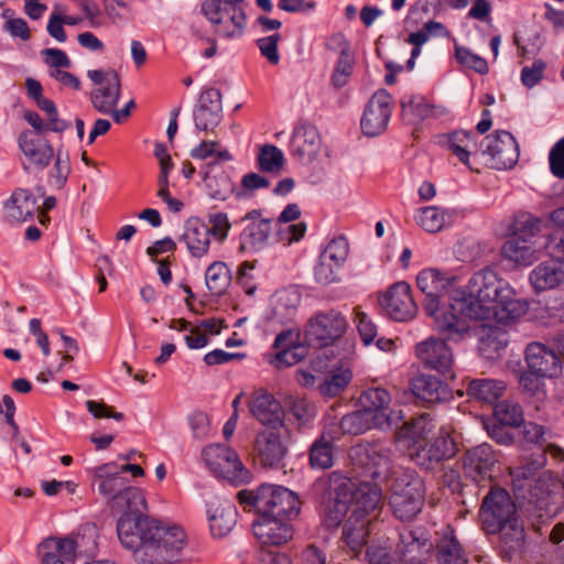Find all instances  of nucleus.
Here are the masks:
<instances>
[{
	"instance_id": "0eeeda50",
	"label": "nucleus",
	"mask_w": 564,
	"mask_h": 564,
	"mask_svg": "<svg viewBox=\"0 0 564 564\" xmlns=\"http://www.w3.org/2000/svg\"><path fill=\"white\" fill-rule=\"evenodd\" d=\"M349 456L354 465L362 469V476L375 484L388 480L395 471L392 469L391 449L386 442L358 444L350 449Z\"/></svg>"
},
{
	"instance_id": "6e6552de",
	"label": "nucleus",
	"mask_w": 564,
	"mask_h": 564,
	"mask_svg": "<svg viewBox=\"0 0 564 564\" xmlns=\"http://www.w3.org/2000/svg\"><path fill=\"white\" fill-rule=\"evenodd\" d=\"M200 13L220 37L235 39L245 32L247 17L242 7H234L225 0H204Z\"/></svg>"
},
{
	"instance_id": "ddd939ff",
	"label": "nucleus",
	"mask_w": 564,
	"mask_h": 564,
	"mask_svg": "<svg viewBox=\"0 0 564 564\" xmlns=\"http://www.w3.org/2000/svg\"><path fill=\"white\" fill-rule=\"evenodd\" d=\"M95 88L89 98L93 107L102 115H110L121 96V80L115 69H93L87 73Z\"/></svg>"
},
{
	"instance_id": "4be33fe9",
	"label": "nucleus",
	"mask_w": 564,
	"mask_h": 564,
	"mask_svg": "<svg viewBox=\"0 0 564 564\" xmlns=\"http://www.w3.org/2000/svg\"><path fill=\"white\" fill-rule=\"evenodd\" d=\"M391 395L388 390L382 388H369L359 397V406H361L369 416H381L376 420L377 429L391 427L401 419L399 412L391 410Z\"/></svg>"
},
{
	"instance_id": "de8ad7c7",
	"label": "nucleus",
	"mask_w": 564,
	"mask_h": 564,
	"mask_svg": "<svg viewBox=\"0 0 564 564\" xmlns=\"http://www.w3.org/2000/svg\"><path fill=\"white\" fill-rule=\"evenodd\" d=\"M336 496L329 499L324 507V522L328 528H337L350 508L348 499L344 498L339 485L335 488Z\"/></svg>"
},
{
	"instance_id": "bf43d9fd",
	"label": "nucleus",
	"mask_w": 564,
	"mask_h": 564,
	"mask_svg": "<svg viewBox=\"0 0 564 564\" xmlns=\"http://www.w3.org/2000/svg\"><path fill=\"white\" fill-rule=\"evenodd\" d=\"M352 70V59L346 51H343L330 77L332 85L337 89L344 87L349 82Z\"/></svg>"
},
{
	"instance_id": "4468645a",
	"label": "nucleus",
	"mask_w": 564,
	"mask_h": 564,
	"mask_svg": "<svg viewBox=\"0 0 564 564\" xmlns=\"http://www.w3.org/2000/svg\"><path fill=\"white\" fill-rule=\"evenodd\" d=\"M414 354L421 365L443 377H455V358L445 339L429 337L415 345Z\"/></svg>"
},
{
	"instance_id": "0e129e2a",
	"label": "nucleus",
	"mask_w": 564,
	"mask_h": 564,
	"mask_svg": "<svg viewBox=\"0 0 564 564\" xmlns=\"http://www.w3.org/2000/svg\"><path fill=\"white\" fill-rule=\"evenodd\" d=\"M208 230H210V236L219 241L224 242L228 232L231 228V223L226 213L217 212L208 215Z\"/></svg>"
},
{
	"instance_id": "774afa93",
	"label": "nucleus",
	"mask_w": 564,
	"mask_h": 564,
	"mask_svg": "<svg viewBox=\"0 0 564 564\" xmlns=\"http://www.w3.org/2000/svg\"><path fill=\"white\" fill-rule=\"evenodd\" d=\"M544 248L551 258L564 263V227H557L549 235Z\"/></svg>"
},
{
	"instance_id": "f257e3e1",
	"label": "nucleus",
	"mask_w": 564,
	"mask_h": 564,
	"mask_svg": "<svg viewBox=\"0 0 564 564\" xmlns=\"http://www.w3.org/2000/svg\"><path fill=\"white\" fill-rule=\"evenodd\" d=\"M527 312L528 302L517 297L508 281L491 269H482L469 279L465 295L449 304L451 318L444 327L458 330L465 319L509 324Z\"/></svg>"
},
{
	"instance_id": "423d86ee",
	"label": "nucleus",
	"mask_w": 564,
	"mask_h": 564,
	"mask_svg": "<svg viewBox=\"0 0 564 564\" xmlns=\"http://www.w3.org/2000/svg\"><path fill=\"white\" fill-rule=\"evenodd\" d=\"M389 505L401 521H411L421 511L425 500V486L420 475L412 469L393 471L389 487Z\"/></svg>"
},
{
	"instance_id": "c9c22d12",
	"label": "nucleus",
	"mask_w": 564,
	"mask_h": 564,
	"mask_svg": "<svg viewBox=\"0 0 564 564\" xmlns=\"http://www.w3.org/2000/svg\"><path fill=\"white\" fill-rule=\"evenodd\" d=\"M109 508L112 512L122 513L118 523L128 517L138 521L145 517L142 514L143 510L147 509L144 494L140 488L128 485L119 496L111 500Z\"/></svg>"
},
{
	"instance_id": "5fc2aeb1",
	"label": "nucleus",
	"mask_w": 564,
	"mask_h": 564,
	"mask_svg": "<svg viewBox=\"0 0 564 564\" xmlns=\"http://www.w3.org/2000/svg\"><path fill=\"white\" fill-rule=\"evenodd\" d=\"M352 373L348 368H338L321 384V392L327 397L339 394L350 382Z\"/></svg>"
},
{
	"instance_id": "e2e57ef3",
	"label": "nucleus",
	"mask_w": 564,
	"mask_h": 564,
	"mask_svg": "<svg viewBox=\"0 0 564 564\" xmlns=\"http://www.w3.org/2000/svg\"><path fill=\"white\" fill-rule=\"evenodd\" d=\"M35 102L37 107L46 113L47 130L62 132L68 128L67 122L58 118L56 106L51 99L43 96L35 100Z\"/></svg>"
},
{
	"instance_id": "7c9ffc66",
	"label": "nucleus",
	"mask_w": 564,
	"mask_h": 564,
	"mask_svg": "<svg viewBox=\"0 0 564 564\" xmlns=\"http://www.w3.org/2000/svg\"><path fill=\"white\" fill-rule=\"evenodd\" d=\"M249 224L241 232L240 250H259L263 248L275 227L273 220L261 218L259 210H251L245 216Z\"/></svg>"
},
{
	"instance_id": "aec40b11",
	"label": "nucleus",
	"mask_w": 564,
	"mask_h": 564,
	"mask_svg": "<svg viewBox=\"0 0 564 564\" xmlns=\"http://www.w3.org/2000/svg\"><path fill=\"white\" fill-rule=\"evenodd\" d=\"M251 415L264 429L284 427V411L279 400L268 390L260 388L251 392L248 399Z\"/></svg>"
},
{
	"instance_id": "f03ea898",
	"label": "nucleus",
	"mask_w": 564,
	"mask_h": 564,
	"mask_svg": "<svg viewBox=\"0 0 564 564\" xmlns=\"http://www.w3.org/2000/svg\"><path fill=\"white\" fill-rule=\"evenodd\" d=\"M121 544L134 552L141 564H170L178 558L187 544V534L176 524H165L154 518L138 521L124 518L117 523Z\"/></svg>"
},
{
	"instance_id": "473e14b6",
	"label": "nucleus",
	"mask_w": 564,
	"mask_h": 564,
	"mask_svg": "<svg viewBox=\"0 0 564 564\" xmlns=\"http://www.w3.org/2000/svg\"><path fill=\"white\" fill-rule=\"evenodd\" d=\"M536 293L554 290L564 284V263L555 259L539 263L529 274Z\"/></svg>"
},
{
	"instance_id": "603ef678",
	"label": "nucleus",
	"mask_w": 564,
	"mask_h": 564,
	"mask_svg": "<svg viewBox=\"0 0 564 564\" xmlns=\"http://www.w3.org/2000/svg\"><path fill=\"white\" fill-rule=\"evenodd\" d=\"M545 378L546 377L540 376L528 369L520 373L518 381L521 390L527 394V397L542 401L546 397L544 383Z\"/></svg>"
},
{
	"instance_id": "393cba45",
	"label": "nucleus",
	"mask_w": 564,
	"mask_h": 564,
	"mask_svg": "<svg viewBox=\"0 0 564 564\" xmlns=\"http://www.w3.org/2000/svg\"><path fill=\"white\" fill-rule=\"evenodd\" d=\"M453 379H455V377L419 372L410 380V390L412 394L422 402L438 403L448 398L449 389L447 380Z\"/></svg>"
},
{
	"instance_id": "2f4dec72",
	"label": "nucleus",
	"mask_w": 564,
	"mask_h": 564,
	"mask_svg": "<svg viewBox=\"0 0 564 564\" xmlns=\"http://www.w3.org/2000/svg\"><path fill=\"white\" fill-rule=\"evenodd\" d=\"M432 543L422 532L404 530L400 533L397 552L400 560L408 564H423L427 558Z\"/></svg>"
},
{
	"instance_id": "a19ab883",
	"label": "nucleus",
	"mask_w": 564,
	"mask_h": 564,
	"mask_svg": "<svg viewBox=\"0 0 564 564\" xmlns=\"http://www.w3.org/2000/svg\"><path fill=\"white\" fill-rule=\"evenodd\" d=\"M446 148L462 164L473 170L470 156L477 148L474 133L464 130H456L448 133L446 135Z\"/></svg>"
},
{
	"instance_id": "49530a36",
	"label": "nucleus",
	"mask_w": 564,
	"mask_h": 564,
	"mask_svg": "<svg viewBox=\"0 0 564 564\" xmlns=\"http://www.w3.org/2000/svg\"><path fill=\"white\" fill-rule=\"evenodd\" d=\"M415 220L425 231L435 234L451 223V215L436 206H426L417 210Z\"/></svg>"
},
{
	"instance_id": "a211bd4d",
	"label": "nucleus",
	"mask_w": 564,
	"mask_h": 564,
	"mask_svg": "<svg viewBox=\"0 0 564 564\" xmlns=\"http://www.w3.org/2000/svg\"><path fill=\"white\" fill-rule=\"evenodd\" d=\"M260 499L261 513L292 520L300 513L301 501L291 490L282 486L263 485Z\"/></svg>"
},
{
	"instance_id": "680f3d73",
	"label": "nucleus",
	"mask_w": 564,
	"mask_h": 564,
	"mask_svg": "<svg viewBox=\"0 0 564 564\" xmlns=\"http://www.w3.org/2000/svg\"><path fill=\"white\" fill-rule=\"evenodd\" d=\"M194 119L197 129L203 131H213L221 120V110L197 107Z\"/></svg>"
},
{
	"instance_id": "6e6d98bb",
	"label": "nucleus",
	"mask_w": 564,
	"mask_h": 564,
	"mask_svg": "<svg viewBox=\"0 0 564 564\" xmlns=\"http://www.w3.org/2000/svg\"><path fill=\"white\" fill-rule=\"evenodd\" d=\"M508 339L505 333L499 330H490V333L482 337L479 344L480 354L487 359H495L499 357L500 351L506 348Z\"/></svg>"
},
{
	"instance_id": "4c0bfd02",
	"label": "nucleus",
	"mask_w": 564,
	"mask_h": 564,
	"mask_svg": "<svg viewBox=\"0 0 564 564\" xmlns=\"http://www.w3.org/2000/svg\"><path fill=\"white\" fill-rule=\"evenodd\" d=\"M375 521L362 517L349 516L343 527V540L354 555H358L367 544Z\"/></svg>"
},
{
	"instance_id": "20e7f679",
	"label": "nucleus",
	"mask_w": 564,
	"mask_h": 564,
	"mask_svg": "<svg viewBox=\"0 0 564 564\" xmlns=\"http://www.w3.org/2000/svg\"><path fill=\"white\" fill-rule=\"evenodd\" d=\"M544 462L532 460L522 466L514 467L510 474L518 489H527L530 511L539 519L552 518L558 510L560 481L551 471H538Z\"/></svg>"
},
{
	"instance_id": "4d7b16f0",
	"label": "nucleus",
	"mask_w": 564,
	"mask_h": 564,
	"mask_svg": "<svg viewBox=\"0 0 564 564\" xmlns=\"http://www.w3.org/2000/svg\"><path fill=\"white\" fill-rule=\"evenodd\" d=\"M348 253H349L348 241L344 237H337V238L332 239L327 243V246L324 248V250L322 251V253L319 256L325 258V260L341 268L347 260Z\"/></svg>"
},
{
	"instance_id": "58836bf2",
	"label": "nucleus",
	"mask_w": 564,
	"mask_h": 564,
	"mask_svg": "<svg viewBox=\"0 0 564 564\" xmlns=\"http://www.w3.org/2000/svg\"><path fill=\"white\" fill-rule=\"evenodd\" d=\"M209 529L214 536H226L236 525L238 511L229 501H223L210 506Z\"/></svg>"
},
{
	"instance_id": "3c124183",
	"label": "nucleus",
	"mask_w": 564,
	"mask_h": 564,
	"mask_svg": "<svg viewBox=\"0 0 564 564\" xmlns=\"http://www.w3.org/2000/svg\"><path fill=\"white\" fill-rule=\"evenodd\" d=\"M101 6L112 24L131 21L135 15L132 0H101Z\"/></svg>"
},
{
	"instance_id": "c85d7f7f",
	"label": "nucleus",
	"mask_w": 564,
	"mask_h": 564,
	"mask_svg": "<svg viewBox=\"0 0 564 564\" xmlns=\"http://www.w3.org/2000/svg\"><path fill=\"white\" fill-rule=\"evenodd\" d=\"M495 463L496 457L491 446L488 444L478 445L464 454V474L478 484L487 479L490 480Z\"/></svg>"
},
{
	"instance_id": "6ab92c4d",
	"label": "nucleus",
	"mask_w": 564,
	"mask_h": 564,
	"mask_svg": "<svg viewBox=\"0 0 564 564\" xmlns=\"http://www.w3.org/2000/svg\"><path fill=\"white\" fill-rule=\"evenodd\" d=\"M378 301L386 313L398 322L412 319L417 312L411 286L403 281L392 284L379 295Z\"/></svg>"
},
{
	"instance_id": "412c9836",
	"label": "nucleus",
	"mask_w": 564,
	"mask_h": 564,
	"mask_svg": "<svg viewBox=\"0 0 564 564\" xmlns=\"http://www.w3.org/2000/svg\"><path fill=\"white\" fill-rule=\"evenodd\" d=\"M456 282V278L448 273H443L436 269L422 270L417 278V288L426 295L425 310L435 318L441 317L438 302L441 296Z\"/></svg>"
},
{
	"instance_id": "7ed1b4c3",
	"label": "nucleus",
	"mask_w": 564,
	"mask_h": 564,
	"mask_svg": "<svg viewBox=\"0 0 564 564\" xmlns=\"http://www.w3.org/2000/svg\"><path fill=\"white\" fill-rule=\"evenodd\" d=\"M435 424L430 414L424 413L404 422L395 433V438L402 444L412 462L423 469L432 470L443 460L451 459L456 454V443L448 432L440 431L438 435L430 438Z\"/></svg>"
},
{
	"instance_id": "338daca9",
	"label": "nucleus",
	"mask_w": 564,
	"mask_h": 564,
	"mask_svg": "<svg viewBox=\"0 0 564 564\" xmlns=\"http://www.w3.org/2000/svg\"><path fill=\"white\" fill-rule=\"evenodd\" d=\"M549 169L554 177L564 180V137L549 152Z\"/></svg>"
},
{
	"instance_id": "5701e85b",
	"label": "nucleus",
	"mask_w": 564,
	"mask_h": 564,
	"mask_svg": "<svg viewBox=\"0 0 564 564\" xmlns=\"http://www.w3.org/2000/svg\"><path fill=\"white\" fill-rule=\"evenodd\" d=\"M391 96L384 89L372 95L361 118V129L367 135H377L386 130L391 115Z\"/></svg>"
},
{
	"instance_id": "79ce46f5",
	"label": "nucleus",
	"mask_w": 564,
	"mask_h": 564,
	"mask_svg": "<svg viewBox=\"0 0 564 564\" xmlns=\"http://www.w3.org/2000/svg\"><path fill=\"white\" fill-rule=\"evenodd\" d=\"M545 431L544 427L534 422H523L517 432V443L523 449H538L540 453L536 460H545Z\"/></svg>"
},
{
	"instance_id": "dca6fc26",
	"label": "nucleus",
	"mask_w": 564,
	"mask_h": 564,
	"mask_svg": "<svg viewBox=\"0 0 564 564\" xmlns=\"http://www.w3.org/2000/svg\"><path fill=\"white\" fill-rule=\"evenodd\" d=\"M273 349L267 355V361L276 369L294 366L307 355V347L302 343L301 332L290 328L276 335Z\"/></svg>"
},
{
	"instance_id": "f8f14e48",
	"label": "nucleus",
	"mask_w": 564,
	"mask_h": 564,
	"mask_svg": "<svg viewBox=\"0 0 564 564\" xmlns=\"http://www.w3.org/2000/svg\"><path fill=\"white\" fill-rule=\"evenodd\" d=\"M286 427L260 430L253 441L254 459L264 468H279L288 455Z\"/></svg>"
},
{
	"instance_id": "052dcab7",
	"label": "nucleus",
	"mask_w": 564,
	"mask_h": 564,
	"mask_svg": "<svg viewBox=\"0 0 564 564\" xmlns=\"http://www.w3.org/2000/svg\"><path fill=\"white\" fill-rule=\"evenodd\" d=\"M455 57L463 67L473 69L478 74L484 75L489 70L487 61L466 47L456 46Z\"/></svg>"
},
{
	"instance_id": "cd10ccee",
	"label": "nucleus",
	"mask_w": 564,
	"mask_h": 564,
	"mask_svg": "<svg viewBox=\"0 0 564 564\" xmlns=\"http://www.w3.org/2000/svg\"><path fill=\"white\" fill-rule=\"evenodd\" d=\"M502 259L511 262L513 267H529L541 257L540 248L532 237L512 235L500 248Z\"/></svg>"
},
{
	"instance_id": "1a4fd4ad",
	"label": "nucleus",
	"mask_w": 564,
	"mask_h": 564,
	"mask_svg": "<svg viewBox=\"0 0 564 564\" xmlns=\"http://www.w3.org/2000/svg\"><path fill=\"white\" fill-rule=\"evenodd\" d=\"M203 458L210 471L235 486L247 484L252 475L245 467L238 454L230 447L212 444L204 448Z\"/></svg>"
},
{
	"instance_id": "9b49d317",
	"label": "nucleus",
	"mask_w": 564,
	"mask_h": 564,
	"mask_svg": "<svg viewBox=\"0 0 564 564\" xmlns=\"http://www.w3.org/2000/svg\"><path fill=\"white\" fill-rule=\"evenodd\" d=\"M347 329L345 316L328 310L315 313L305 326V339L317 347H327L337 341Z\"/></svg>"
},
{
	"instance_id": "37998d69",
	"label": "nucleus",
	"mask_w": 564,
	"mask_h": 564,
	"mask_svg": "<svg viewBox=\"0 0 564 564\" xmlns=\"http://www.w3.org/2000/svg\"><path fill=\"white\" fill-rule=\"evenodd\" d=\"M191 156L195 160L208 161L206 170H213L215 165L227 162L232 159L230 152L218 141L204 140L191 151Z\"/></svg>"
},
{
	"instance_id": "8fccbe9b",
	"label": "nucleus",
	"mask_w": 564,
	"mask_h": 564,
	"mask_svg": "<svg viewBox=\"0 0 564 564\" xmlns=\"http://www.w3.org/2000/svg\"><path fill=\"white\" fill-rule=\"evenodd\" d=\"M283 152L272 144H265L259 149L257 164L260 171L279 174L284 166Z\"/></svg>"
},
{
	"instance_id": "ea45409f",
	"label": "nucleus",
	"mask_w": 564,
	"mask_h": 564,
	"mask_svg": "<svg viewBox=\"0 0 564 564\" xmlns=\"http://www.w3.org/2000/svg\"><path fill=\"white\" fill-rule=\"evenodd\" d=\"M436 561L438 564H467V556L454 534V529L447 525L436 544Z\"/></svg>"
},
{
	"instance_id": "bb28decb",
	"label": "nucleus",
	"mask_w": 564,
	"mask_h": 564,
	"mask_svg": "<svg viewBox=\"0 0 564 564\" xmlns=\"http://www.w3.org/2000/svg\"><path fill=\"white\" fill-rule=\"evenodd\" d=\"M19 147L25 156L23 170L31 167L43 170L54 160V149L45 139L31 132H22L19 137Z\"/></svg>"
},
{
	"instance_id": "69168bd1",
	"label": "nucleus",
	"mask_w": 564,
	"mask_h": 564,
	"mask_svg": "<svg viewBox=\"0 0 564 564\" xmlns=\"http://www.w3.org/2000/svg\"><path fill=\"white\" fill-rule=\"evenodd\" d=\"M354 316V321L357 324L362 341L366 345H369L377 336V326L360 307H355Z\"/></svg>"
},
{
	"instance_id": "72a5a7b5",
	"label": "nucleus",
	"mask_w": 564,
	"mask_h": 564,
	"mask_svg": "<svg viewBox=\"0 0 564 564\" xmlns=\"http://www.w3.org/2000/svg\"><path fill=\"white\" fill-rule=\"evenodd\" d=\"M4 210L10 223H24L37 213V199L31 191L15 188L4 204Z\"/></svg>"
},
{
	"instance_id": "b1692460",
	"label": "nucleus",
	"mask_w": 564,
	"mask_h": 564,
	"mask_svg": "<svg viewBox=\"0 0 564 564\" xmlns=\"http://www.w3.org/2000/svg\"><path fill=\"white\" fill-rule=\"evenodd\" d=\"M290 521L261 513L253 522V533L262 544L279 546L288 543L293 536Z\"/></svg>"
},
{
	"instance_id": "f3484780",
	"label": "nucleus",
	"mask_w": 564,
	"mask_h": 564,
	"mask_svg": "<svg viewBox=\"0 0 564 564\" xmlns=\"http://www.w3.org/2000/svg\"><path fill=\"white\" fill-rule=\"evenodd\" d=\"M558 354L549 349L544 344L533 341L525 348L528 369L546 378L556 377L561 371V360L564 361V337L555 338Z\"/></svg>"
},
{
	"instance_id": "09e8293b",
	"label": "nucleus",
	"mask_w": 564,
	"mask_h": 564,
	"mask_svg": "<svg viewBox=\"0 0 564 564\" xmlns=\"http://www.w3.org/2000/svg\"><path fill=\"white\" fill-rule=\"evenodd\" d=\"M205 280L212 295H221L230 281L227 265L221 261L212 263L206 270Z\"/></svg>"
},
{
	"instance_id": "13d9d810",
	"label": "nucleus",
	"mask_w": 564,
	"mask_h": 564,
	"mask_svg": "<svg viewBox=\"0 0 564 564\" xmlns=\"http://www.w3.org/2000/svg\"><path fill=\"white\" fill-rule=\"evenodd\" d=\"M495 414L503 426H520L523 423V412L519 404L500 402L495 406Z\"/></svg>"
},
{
	"instance_id": "c03bdc74",
	"label": "nucleus",
	"mask_w": 564,
	"mask_h": 564,
	"mask_svg": "<svg viewBox=\"0 0 564 564\" xmlns=\"http://www.w3.org/2000/svg\"><path fill=\"white\" fill-rule=\"evenodd\" d=\"M506 390L503 381L492 379H474L467 387L469 397L486 403L496 402Z\"/></svg>"
},
{
	"instance_id": "864d4df0",
	"label": "nucleus",
	"mask_w": 564,
	"mask_h": 564,
	"mask_svg": "<svg viewBox=\"0 0 564 564\" xmlns=\"http://www.w3.org/2000/svg\"><path fill=\"white\" fill-rule=\"evenodd\" d=\"M310 465L313 468L327 469L333 465V444L324 437L316 440L310 449Z\"/></svg>"
},
{
	"instance_id": "a878e982",
	"label": "nucleus",
	"mask_w": 564,
	"mask_h": 564,
	"mask_svg": "<svg viewBox=\"0 0 564 564\" xmlns=\"http://www.w3.org/2000/svg\"><path fill=\"white\" fill-rule=\"evenodd\" d=\"M97 543L94 535H80L77 538H47L40 545L39 550H44L61 560L74 561L77 552H84L87 555L94 554Z\"/></svg>"
},
{
	"instance_id": "c756f323",
	"label": "nucleus",
	"mask_w": 564,
	"mask_h": 564,
	"mask_svg": "<svg viewBox=\"0 0 564 564\" xmlns=\"http://www.w3.org/2000/svg\"><path fill=\"white\" fill-rule=\"evenodd\" d=\"M322 150V138L316 127L299 126L291 139V154L301 163H312Z\"/></svg>"
},
{
	"instance_id": "a18cd8bd",
	"label": "nucleus",
	"mask_w": 564,
	"mask_h": 564,
	"mask_svg": "<svg viewBox=\"0 0 564 564\" xmlns=\"http://www.w3.org/2000/svg\"><path fill=\"white\" fill-rule=\"evenodd\" d=\"M379 419L381 416H369L367 411L360 406L358 411L344 415L339 426L344 434L359 435L371 429H377L376 420Z\"/></svg>"
},
{
	"instance_id": "f704fd0d",
	"label": "nucleus",
	"mask_w": 564,
	"mask_h": 564,
	"mask_svg": "<svg viewBox=\"0 0 564 564\" xmlns=\"http://www.w3.org/2000/svg\"><path fill=\"white\" fill-rule=\"evenodd\" d=\"M93 485L97 486L100 495L107 499L110 506L111 500L119 496L127 487L128 479L117 470L115 464H105L94 471Z\"/></svg>"
},
{
	"instance_id": "e433bc0d",
	"label": "nucleus",
	"mask_w": 564,
	"mask_h": 564,
	"mask_svg": "<svg viewBox=\"0 0 564 564\" xmlns=\"http://www.w3.org/2000/svg\"><path fill=\"white\" fill-rule=\"evenodd\" d=\"M193 257H204L210 246V230L208 226L197 218L188 219L185 223L184 231L180 238Z\"/></svg>"
},
{
	"instance_id": "39448f33",
	"label": "nucleus",
	"mask_w": 564,
	"mask_h": 564,
	"mask_svg": "<svg viewBox=\"0 0 564 564\" xmlns=\"http://www.w3.org/2000/svg\"><path fill=\"white\" fill-rule=\"evenodd\" d=\"M514 516L516 506L508 491L492 487L482 500L479 517L487 533L499 532L510 550L520 547L523 541V529Z\"/></svg>"
},
{
	"instance_id": "2eb2a0df",
	"label": "nucleus",
	"mask_w": 564,
	"mask_h": 564,
	"mask_svg": "<svg viewBox=\"0 0 564 564\" xmlns=\"http://www.w3.org/2000/svg\"><path fill=\"white\" fill-rule=\"evenodd\" d=\"M481 153L488 156L487 164L497 170L512 167L519 159L518 143L508 131H496L487 135L481 144Z\"/></svg>"
},
{
	"instance_id": "9d476101",
	"label": "nucleus",
	"mask_w": 564,
	"mask_h": 564,
	"mask_svg": "<svg viewBox=\"0 0 564 564\" xmlns=\"http://www.w3.org/2000/svg\"><path fill=\"white\" fill-rule=\"evenodd\" d=\"M344 498L348 499L350 516L375 521L382 506V490L378 484L362 481L355 486L349 479L339 484Z\"/></svg>"
}]
</instances>
